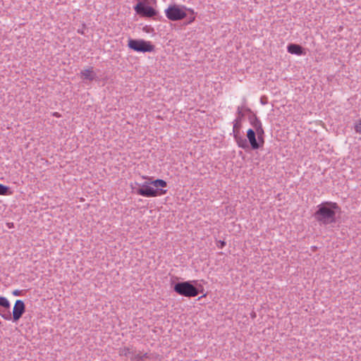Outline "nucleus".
<instances>
[{
    "mask_svg": "<svg viewBox=\"0 0 361 361\" xmlns=\"http://www.w3.org/2000/svg\"><path fill=\"white\" fill-rule=\"evenodd\" d=\"M338 209V207L335 202H323L317 206L314 217L320 225L334 224L336 223V210Z\"/></svg>",
    "mask_w": 361,
    "mask_h": 361,
    "instance_id": "nucleus-1",
    "label": "nucleus"
},
{
    "mask_svg": "<svg viewBox=\"0 0 361 361\" xmlns=\"http://www.w3.org/2000/svg\"><path fill=\"white\" fill-rule=\"evenodd\" d=\"M150 184L152 185L156 188H154L153 187L149 185V183L145 182L142 185H141L139 188L136 190L135 192L139 195L146 197H154L166 193V190L159 188V187H166L167 183L165 180L161 179H157L152 181Z\"/></svg>",
    "mask_w": 361,
    "mask_h": 361,
    "instance_id": "nucleus-2",
    "label": "nucleus"
},
{
    "mask_svg": "<svg viewBox=\"0 0 361 361\" xmlns=\"http://www.w3.org/2000/svg\"><path fill=\"white\" fill-rule=\"evenodd\" d=\"M203 286L197 281L177 282L173 286V290L180 295L192 298L203 292Z\"/></svg>",
    "mask_w": 361,
    "mask_h": 361,
    "instance_id": "nucleus-3",
    "label": "nucleus"
},
{
    "mask_svg": "<svg viewBox=\"0 0 361 361\" xmlns=\"http://www.w3.org/2000/svg\"><path fill=\"white\" fill-rule=\"evenodd\" d=\"M166 16L169 20L178 21L188 16V23H192L195 20L193 11L176 4L170 5L165 10Z\"/></svg>",
    "mask_w": 361,
    "mask_h": 361,
    "instance_id": "nucleus-4",
    "label": "nucleus"
},
{
    "mask_svg": "<svg viewBox=\"0 0 361 361\" xmlns=\"http://www.w3.org/2000/svg\"><path fill=\"white\" fill-rule=\"evenodd\" d=\"M134 9L137 14L140 16L149 18L154 20H161L162 16L153 7L147 4L145 1H139Z\"/></svg>",
    "mask_w": 361,
    "mask_h": 361,
    "instance_id": "nucleus-5",
    "label": "nucleus"
},
{
    "mask_svg": "<svg viewBox=\"0 0 361 361\" xmlns=\"http://www.w3.org/2000/svg\"><path fill=\"white\" fill-rule=\"evenodd\" d=\"M128 46L130 49L137 52H152L154 50V46L150 42L143 39H130Z\"/></svg>",
    "mask_w": 361,
    "mask_h": 361,
    "instance_id": "nucleus-6",
    "label": "nucleus"
},
{
    "mask_svg": "<svg viewBox=\"0 0 361 361\" xmlns=\"http://www.w3.org/2000/svg\"><path fill=\"white\" fill-rule=\"evenodd\" d=\"M11 304L5 297L0 296V315L6 320L12 319L10 312Z\"/></svg>",
    "mask_w": 361,
    "mask_h": 361,
    "instance_id": "nucleus-7",
    "label": "nucleus"
},
{
    "mask_svg": "<svg viewBox=\"0 0 361 361\" xmlns=\"http://www.w3.org/2000/svg\"><path fill=\"white\" fill-rule=\"evenodd\" d=\"M25 311V306L23 300H17L13 310V319L18 321Z\"/></svg>",
    "mask_w": 361,
    "mask_h": 361,
    "instance_id": "nucleus-8",
    "label": "nucleus"
},
{
    "mask_svg": "<svg viewBox=\"0 0 361 361\" xmlns=\"http://www.w3.org/2000/svg\"><path fill=\"white\" fill-rule=\"evenodd\" d=\"M256 136L255 131L253 129H248L247 131V137L251 148L254 150L258 149L263 146Z\"/></svg>",
    "mask_w": 361,
    "mask_h": 361,
    "instance_id": "nucleus-9",
    "label": "nucleus"
},
{
    "mask_svg": "<svg viewBox=\"0 0 361 361\" xmlns=\"http://www.w3.org/2000/svg\"><path fill=\"white\" fill-rule=\"evenodd\" d=\"M237 115V118L233 121V133H239L241 128V121L245 116V114L243 113V107H238Z\"/></svg>",
    "mask_w": 361,
    "mask_h": 361,
    "instance_id": "nucleus-10",
    "label": "nucleus"
},
{
    "mask_svg": "<svg viewBox=\"0 0 361 361\" xmlns=\"http://www.w3.org/2000/svg\"><path fill=\"white\" fill-rule=\"evenodd\" d=\"M80 78L83 80L92 81L96 79L97 74L93 71L92 68H90L80 72Z\"/></svg>",
    "mask_w": 361,
    "mask_h": 361,
    "instance_id": "nucleus-11",
    "label": "nucleus"
},
{
    "mask_svg": "<svg viewBox=\"0 0 361 361\" xmlns=\"http://www.w3.org/2000/svg\"><path fill=\"white\" fill-rule=\"evenodd\" d=\"M245 111L252 114V115L249 118V120H250V124L252 126V127L255 128V130L262 127L260 120L257 118V116L255 114H253L252 112L250 109L245 108Z\"/></svg>",
    "mask_w": 361,
    "mask_h": 361,
    "instance_id": "nucleus-12",
    "label": "nucleus"
},
{
    "mask_svg": "<svg viewBox=\"0 0 361 361\" xmlns=\"http://www.w3.org/2000/svg\"><path fill=\"white\" fill-rule=\"evenodd\" d=\"M233 137L239 147H241L243 149H247L249 148V144L247 140L241 137L240 135V133H233Z\"/></svg>",
    "mask_w": 361,
    "mask_h": 361,
    "instance_id": "nucleus-13",
    "label": "nucleus"
},
{
    "mask_svg": "<svg viewBox=\"0 0 361 361\" xmlns=\"http://www.w3.org/2000/svg\"><path fill=\"white\" fill-rule=\"evenodd\" d=\"M288 51L290 54L297 55H302L303 54V49L300 45L296 44H290L288 47Z\"/></svg>",
    "mask_w": 361,
    "mask_h": 361,
    "instance_id": "nucleus-14",
    "label": "nucleus"
},
{
    "mask_svg": "<svg viewBox=\"0 0 361 361\" xmlns=\"http://www.w3.org/2000/svg\"><path fill=\"white\" fill-rule=\"evenodd\" d=\"M147 357V353H135V352L133 351L131 356L130 357V359L131 361H142Z\"/></svg>",
    "mask_w": 361,
    "mask_h": 361,
    "instance_id": "nucleus-15",
    "label": "nucleus"
},
{
    "mask_svg": "<svg viewBox=\"0 0 361 361\" xmlns=\"http://www.w3.org/2000/svg\"><path fill=\"white\" fill-rule=\"evenodd\" d=\"M133 350L132 348L124 347L123 348L119 349V355L121 356H125L129 357L131 356Z\"/></svg>",
    "mask_w": 361,
    "mask_h": 361,
    "instance_id": "nucleus-16",
    "label": "nucleus"
},
{
    "mask_svg": "<svg viewBox=\"0 0 361 361\" xmlns=\"http://www.w3.org/2000/svg\"><path fill=\"white\" fill-rule=\"evenodd\" d=\"M256 135L257 136V138L259 139V142L264 145V131L263 128H257L255 130Z\"/></svg>",
    "mask_w": 361,
    "mask_h": 361,
    "instance_id": "nucleus-17",
    "label": "nucleus"
},
{
    "mask_svg": "<svg viewBox=\"0 0 361 361\" xmlns=\"http://www.w3.org/2000/svg\"><path fill=\"white\" fill-rule=\"evenodd\" d=\"M10 192V188L8 186L4 185L0 183V195H6Z\"/></svg>",
    "mask_w": 361,
    "mask_h": 361,
    "instance_id": "nucleus-18",
    "label": "nucleus"
},
{
    "mask_svg": "<svg viewBox=\"0 0 361 361\" xmlns=\"http://www.w3.org/2000/svg\"><path fill=\"white\" fill-rule=\"evenodd\" d=\"M142 30L147 33H149V34H152V35H154V29L151 27L150 25H145L143 27H142Z\"/></svg>",
    "mask_w": 361,
    "mask_h": 361,
    "instance_id": "nucleus-19",
    "label": "nucleus"
},
{
    "mask_svg": "<svg viewBox=\"0 0 361 361\" xmlns=\"http://www.w3.org/2000/svg\"><path fill=\"white\" fill-rule=\"evenodd\" d=\"M355 130L357 133H361V119L356 122L355 126Z\"/></svg>",
    "mask_w": 361,
    "mask_h": 361,
    "instance_id": "nucleus-20",
    "label": "nucleus"
},
{
    "mask_svg": "<svg viewBox=\"0 0 361 361\" xmlns=\"http://www.w3.org/2000/svg\"><path fill=\"white\" fill-rule=\"evenodd\" d=\"M226 245V243L224 240H219L217 243V247L220 249H222Z\"/></svg>",
    "mask_w": 361,
    "mask_h": 361,
    "instance_id": "nucleus-21",
    "label": "nucleus"
},
{
    "mask_svg": "<svg viewBox=\"0 0 361 361\" xmlns=\"http://www.w3.org/2000/svg\"><path fill=\"white\" fill-rule=\"evenodd\" d=\"M22 292L23 290H15L13 291V295H16V296H18V295H20L22 294Z\"/></svg>",
    "mask_w": 361,
    "mask_h": 361,
    "instance_id": "nucleus-22",
    "label": "nucleus"
},
{
    "mask_svg": "<svg viewBox=\"0 0 361 361\" xmlns=\"http://www.w3.org/2000/svg\"><path fill=\"white\" fill-rule=\"evenodd\" d=\"M8 226H9V227H11V225H12V226L13 225V223H11V224H10V223H8Z\"/></svg>",
    "mask_w": 361,
    "mask_h": 361,
    "instance_id": "nucleus-23",
    "label": "nucleus"
},
{
    "mask_svg": "<svg viewBox=\"0 0 361 361\" xmlns=\"http://www.w3.org/2000/svg\"><path fill=\"white\" fill-rule=\"evenodd\" d=\"M8 226H9V227H11V225H12V226L13 225V223H11V224H10V223H8Z\"/></svg>",
    "mask_w": 361,
    "mask_h": 361,
    "instance_id": "nucleus-24",
    "label": "nucleus"
},
{
    "mask_svg": "<svg viewBox=\"0 0 361 361\" xmlns=\"http://www.w3.org/2000/svg\"><path fill=\"white\" fill-rule=\"evenodd\" d=\"M8 226H9V227H11V225H12V226L13 225V223H11V224H10V223H8Z\"/></svg>",
    "mask_w": 361,
    "mask_h": 361,
    "instance_id": "nucleus-25",
    "label": "nucleus"
},
{
    "mask_svg": "<svg viewBox=\"0 0 361 361\" xmlns=\"http://www.w3.org/2000/svg\"><path fill=\"white\" fill-rule=\"evenodd\" d=\"M204 297H205V295H202V296L199 297V299H201V298H204Z\"/></svg>",
    "mask_w": 361,
    "mask_h": 361,
    "instance_id": "nucleus-26",
    "label": "nucleus"
},
{
    "mask_svg": "<svg viewBox=\"0 0 361 361\" xmlns=\"http://www.w3.org/2000/svg\"><path fill=\"white\" fill-rule=\"evenodd\" d=\"M204 297H205V295H202V296L199 297V299H201V298H204Z\"/></svg>",
    "mask_w": 361,
    "mask_h": 361,
    "instance_id": "nucleus-27",
    "label": "nucleus"
},
{
    "mask_svg": "<svg viewBox=\"0 0 361 361\" xmlns=\"http://www.w3.org/2000/svg\"><path fill=\"white\" fill-rule=\"evenodd\" d=\"M204 297H205V295H202V296L199 297V299H201V298H204Z\"/></svg>",
    "mask_w": 361,
    "mask_h": 361,
    "instance_id": "nucleus-28",
    "label": "nucleus"
},
{
    "mask_svg": "<svg viewBox=\"0 0 361 361\" xmlns=\"http://www.w3.org/2000/svg\"><path fill=\"white\" fill-rule=\"evenodd\" d=\"M204 297H205V295H202V296L199 297V299H201V298H204Z\"/></svg>",
    "mask_w": 361,
    "mask_h": 361,
    "instance_id": "nucleus-29",
    "label": "nucleus"
}]
</instances>
